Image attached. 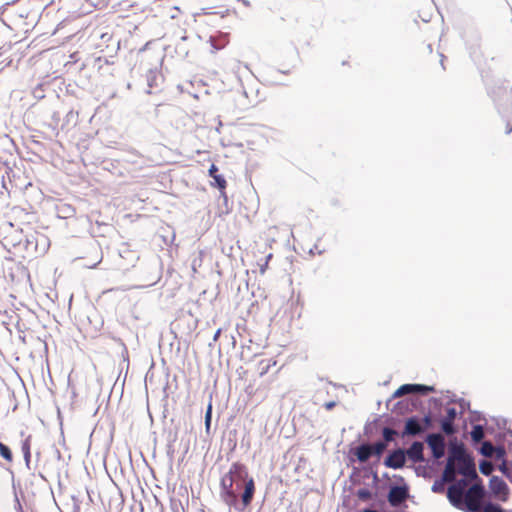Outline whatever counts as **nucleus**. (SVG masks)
I'll return each mask as SVG.
<instances>
[{
  "label": "nucleus",
  "mask_w": 512,
  "mask_h": 512,
  "mask_svg": "<svg viewBox=\"0 0 512 512\" xmlns=\"http://www.w3.org/2000/svg\"><path fill=\"white\" fill-rule=\"evenodd\" d=\"M370 448L373 455H381L383 451L386 449V444L384 442H376L370 445Z\"/></svg>",
  "instance_id": "21"
},
{
  "label": "nucleus",
  "mask_w": 512,
  "mask_h": 512,
  "mask_svg": "<svg viewBox=\"0 0 512 512\" xmlns=\"http://www.w3.org/2000/svg\"><path fill=\"white\" fill-rule=\"evenodd\" d=\"M484 497V488L481 484L472 485L464 496V509L468 512H481V501Z\"/></svg>",
  "instance_id": "4"
},
{
  "label": "nucleus",
  "mask_w": 512,
  "mask_h": 512,
  "mask_svg": "<svg viewBox=\"0 0 512 512\" xmlns=\"http://www.w3.org/2000/svg\"><path fill=\"white\" fill-rule=\"evenodd\" d=\"M451 460L457 466L458 472L469 479H476L477 473L473 458L470 457L462 445H455L450 449Z\"/></svg>",
  "instance_id": "3"
},
{
  "label": "nucleus",
  "mask_w": 512,
  "mask_h": 512,
  "mask_svg": "<svg viewBox=\"0 0 512 512\" xmlns=\"http://www.w3.org/2000/svg\"><path fill=\"white\" fill-rule=\"evenodd\" d=\"M217 172V166L215 164H212L209 168V176L213 178L214 183H212L211 185L217 187L220 190L222 196L226 197L225 189L227 187V182L225 178L222 175L217 174Z\"/></svg>",
  "instance_id": "13"
},
{
  "label": "nucleus",
  "mask_w": 512,
  "mask_h": 512,
  "mask_svg": "<svg viewBox=\"0 0 512 512\" xmlns=\"http://www.w3.org/2000/svg\"><path fill=\"white\" fill-rule=\"evenodd\" d=\"M494 452V446L486 441L482 444L481 453L486 457H491Z\"/></svg>",
  "instance_id": "22"
},
{
  "label": "nucleus",
  "mask_w": 512,
  "mask_h": 512,
  "mask_svg": "<svg viewBox=\"0 0 512 512\" xmlns=\"http://www.w3.org/2000/svg\"><path fill=\"white\" fill-rule=\"evenodd\" d=\"M395 435H397V432L395 430L388 427H385L383 429V437L386 442L392 441Z\"/></svg>",
  "instance_id": "23"
},
{
  "label": "nucleus",
  "mask_w": 512,
  "mask_h": 512,
  "mask_svg": "<svg viewBox=\"0 0 512 512\" xmlns=\"http://www.w3.org/2000/svg\"><path fill=\"white\" fill-rule=\"evenodd\" d=\"M480 472L486 476L490 475L494 469L493 464L490 461H482L479 465Z\"/></svg>",
  "instance_id": "20"
},
{
  "label": "nucleus",
  "mask_w": 512,
  "mask_h": 512,
  "mask_svg": "<svg viewBox=\"0 0 512 512\" xmlns=\"http://www.w3.org/2000/svg\"><path fill=\"white\" fill-rule=\"evenodd\" d=\"M429 392H434V387L421 384H404L394 392L393 397L398 398L410 393L427 394Z\"/></svg>",
  "instance_id": "6"
},
{
  "label": "nucleus",
  "mask_w": 512,
  "mask_h": 512,
  "mask_svg": "<svg viewBox=\"0 0 512 512\" xmlns=\"http://www.w3.org/2000/svg\"><path fill=\"white\" fill-rule=\"evenodd\" d=\"M424 430L425 428L422 427L419 420L415 417H411L406 420L405 428L402 432V437L415 436L422 433Z\"/></svg>",
  "instance_id": "12"
},
{
  "label": "nucleus",
  "mask_w": 512,
  "mask_h": 512,
  "mask_svg": "<svg viewBox=\"0 0 512 512\" xmlns=\"http://www.w3.org/2000/svg\"><path fill=\"white\" fill-rule=\"evenodd\" d=\"M484 430L483 427L480 425H476L473 427L471 431V437L473 441L480 442L484 438Z\"/></svg>",
  "instance_id": "18"
},
{
  "label": "nucleus",
  "mask_w": 512,
  "mask_h": 512,
  "mask_svg": "<svg viewBox=\"0 0 512 512\" xmlns=\"http://www.w3.org/2000/svg\"><path fill=\"white\" fill-rule=\"evenodd\" d=\"M467 485V480L461 479L448 488L447 497L450 503L457 509L464 510V491Z\"/></svg>",
  "instance_id": "5"
},
{
  "label": "nucleus",
  "mask_w": 512,
  "mask_h": 512,
  "mask_svg": "<svg viewBox=\"0 0 512 512\" xmlns=\"http://www.w3.org/2000/svg\"><path fill=\"white\" fill-rule=\"evenodd\" d=\"M405 461L406 457L404 450L397 449L388 455L384 464L389 468L400 469L405 465Z\"/></svg>",
  "instance_id": "10"
},
{
  "label": "nucleus",
  "mask_w": 512,
  "mask_h": 512,
  "mask_svg": "<svg viewBox=\"0 0 512 512\" xmlns=\"http://www.w3.org/2000/svg\"><path fill=\"white\" fill-rule=\"evenodd\" d=\"M220 332H221V330H220V329L216 332V334H215V336H214V340H217V338H218V337H219V335H220Z\"/></svg>",
  "instance_id": "32"
},
{
  "label": "nucleus",
  "mask_w": 512,
  "mask_h": 512,
  "mask_svg": "<svg viewBox=\"0 0 512 512\" xmlns=\"http://www.w3.org/2000/svg\"><path fill=\"white\" fill-rule=\"evenodd\" d=\"M432 491L435 493H442L444 491V481H435L432 485Z\"/></svg>",
  "instance_id": "26"
},
{
  "label": "nucleus",
  "mask_w": 512,
  "mask_h": 512,
  "mask_svg": "<svg viewBox=\"0 0 512 512\" xmlns=\"http://www.w3.org/2000/svg\"><path fill=\"white\" fill-rule=\"evenodd\" d=\"M512 132V124L508 121L506 124V134H510Z\"/></svg>",
  "instance_id": "30"
},
{
  "label": "nucleus",
  "mask_w": 512,
  "mask_h": 512,
  "mask_svg": "<svg viewBox=\"0 0 512 512\" xmlns=\"http://www.w3.org/2000/svg\"><path fill=\"white\" fill-rule=\"evenodd\" d=\"M13 221L0 228V241L8 249H23L29 254L42 253L46 250L48 239L35 230L30 221H19L22 216L30 218L22 209L12 210Z\"/></svg>",
  "instance_id": "1"
},
{
  "label": "nucleus",
  "mask_w": 512,
  "mask_h": 512,
  "mask_svg": "<svg viewBox=\"0 0 512 512\" xmlns=\"http://www.w3.org/2000/svg\"><path fill=\"white\" fill-rule=\"evenodd\" d=\"M242 480L245 482L244 492L241 495V501L244 507H248L255 494V482L252 477H249L247 467L240 462H234L229 468V471L221 478V499L229 507H236L238 496L233 489L234 482Z\"/></svg>",
  "instance_id": "2"
},
{
  "label": "nucleus",
  "mask_w": 512,
  "mask_h": 512,
  "mask_svg": "<svg viewBox=\"0 0 512 512\" xmlns=\"http://www.w3.org/2000/svg\"><path fill=\"white\" fill-rule=\"evenodd\" d=\"M357 458L361 462L367 461L372 455V451L369 444L360 445L355 452Z\"/></svg>",
  "instance_id": "16"
},
{
  "label": "nucleus",
  "mask_w": 512,
  "mask_h": 512,
  "mask_svg": "<svg viewBox=\"0 0 512 512\" xmlns=\"http://www.w3.org/2000/svg\"><path fill=\"white\" fill-rule=\"evenodd\" d=\"M358 497L361 499V500H368L370 497H371V493L369 490L367 489H360L358 491Z\"/></svg>",
  "instance_id": "28"
},
{
  "label": "nucleus",
  "mask_w": 512,
  "mask_h": 512,
  "mask_svg": "<svg viewBox=\"0 0 512 512\" xmlns=\"http://www.w3.org/2000/svg\"><path fill=\"white\" fill-rule=\"evenodd\" d=\"M0 456L7 462H13V454L10 448L4 443L0 442Z\"/></svg>",
  "instance_id": "17"
},
{
  "label": "nucleus",
  "mask_w": 512,
  "mask_h": 512,
  "mask_svg": "<svg viewBox=\"0 0 512 512\" xmlns=\"http://www.w3.org/2000/svg\"><path fill=\"white\" fill-rule=\"evenodd\" d=\"M212 419V404L210 403L207 407V411L205 413V427L209 430Z\"/></svg>",
  "instance_id": "25"
},
{
  "label": "nucleus",
  "mask_w": 512,
  "mask_h": 512,
  "mask_svg": "<svg viewBox=\"0 0 512 512\" xmlns=\"http://www.w3.org/2000/svg\"><path fill=\"white\" fill-rule=\"evenodd\" d=\"M22 452H23V455H24V458H25L26 462H29L30 461V457H31V440H30V437L26 438L22 442Z\"/></svg>",
  "instance_id": "19"
},
{
  "label": "nucleus",
  "mask_w": 512,
  "mask_h": 512,
  "mask_svg": "<svg viewBox=\"0 0 512 512\" xmlns=\"http://www.w3.org/2000/svg\"><path fill=\"white\" fill-rule=\"evenodd\" d=\"M455 474H456V466L449 456L448 460H447V464L443 471L442 479L444 482H453L455 480Z\"/></svg>",
  "instance_id": "15"
},
{
  "label": "nucleus",
  "mask_w": 512,
  "mask_h": 512,
  "mask_svg": "<svg viewBox=\"0 0 512 512\" xmlns=\"http://www.w3.org/2000/svg\"><path fill=\"white\" fill-rule=\"evenodd\" d=\"M408 497V491L406 487L394 486L388 493V502L392 507L399 506Z\"/></svg>",
  "instance_id": "8"
},
{
  "label": "nucleus",
  "mask_w": 512,
  "mask_h": 512,
  "mask_svg": "<svg viewBox=\"0 0 512 512\" xmlns=\"http://www.w3.org/2000/svg\"><path fill=\"white\" fill-rule=\"evenodd\" d=\"M272 258V254H269L267 257H266V260H265V263L263 265L260 266V273L261 274H264L267 267H268V263H269V260Z\"/></svg>",
  "instance_id": "29"
},
{
  "label": "nucleus",
  "mask_w": 512,
  "mask_h": 512,
  "mask_svg": "<svg viewBox=\"0 0 512 512\" xmlns=\"http://www.w3.org/2000/svg\"><path fill=\"white\" fill-rule=\"evenodd\" d=\"M489 487H490L491 492L495 496L505 500V498H506V496L508 494L509 489H508V486H507V484L505 483V481L503 479H501L498 476H492L490 481H489Z\"/></svg>",
  "instance_id": "9"
},
{
  "label": "nucleus",
  "mask_w": 512,
  "mask_h": 512,
  "mask_svg": "<svg viewBox=\"0 0 512 512\" xmlns=\"http://www.w3.org/2000/svg\"><path fill=\"white\" fill-rule=\"evenodd\" d=\"M481 512H504V511L499 505H496L493 503H488L483 507Z\"/></svg>",
  "instance_id": "24"
},
{
  "label": "nucleus",
  "mask_w": 512,
  "mask_h": 512,
  "mask_svg": "<svg viewBox=\"0 0 512 512\" xmlns=\"http://www.w3.org/2000/svg\"><path fill=\"white\" fill-rule=\"evenodd\" d=\"M427 443L432 450L433 456L439 459L445 453V439L441 434H430L427 437Z\"/></svg>",
  "instance_id": "7"
},
{
  "label": "nucleus",
  "mask_w": 512,
  "mask_h": 512,
  "mask_svg": "<svg viewBox=\"0 0 512 512\" xmlns=\"http://www.w3.org/2000/svg\"><path fill=\"white\" fill-rule=\"evenodd\" d=\"M360 512H377L376 510H373V509H364Z\"/></svg>",
  "instance_id": "33"
},
{
  "label": "nucleus",
  "mask_w": 512,
  "mask_h": 512,
  "mask_svg": "<svg viewBox=\"0 0 512 512\" xmlns=\"http://www.w3.org/2000/svg\"><path fill=\"white\" fill-rule=\"evenodd\" d=\"M500 469L503 471V472H506V467L505 465L501 466Z\"/></svg>",
  "instance_id": "34"
},
{
  "label": "nucleus",
  "mask_w": 512,
  "mask_h": 512,
  "mask_svg": "<svg viewBox=\"0 0 512 512\" xmlns=\"http://www.w3.org/2000/svg\"><path fill=\"white\" fill-rule=\"evenodd\" d=\"M423 448V444L416 441L409 447V449L406 451V454L413 462H421L424 459Z\"/></svg>",
  "instance_id": "14"
},
{
  "label": "nucleus",
  "mask_w": 512,
  "mask_h": 512,
  "mask_svg": "<svg viewBox=\"0 0 512 512\" xmlns=\"http://www.w3.org/2000/svg\"><path fill=\"white\" fill-rule=\"evenodd\" d=\"M456 415L457 411L454 407L446 409V416L441 421V429L446 435H452L455 433L454 420Z\"/></svg>",
  "instance_id": "11"
},
{
  "label": "nucleus",
  "mask_w": 512,
  "mask_h": 512,
  "mask_svg": "<svg viewBox=\"0 0 512 512\" xmlns=\"http://www.w3.org/2000/svg\"><path fill=\"white\" fill-rule=\"evenodd\" d=\"M275 364H276L275 361L273 363H270V361H267V362L261 361L260 365L262 366V368H261L260 375L263 376L264 374H266L268 372V370L270 369V367Z\"/></svg>",
  "instance_id": "27"
},
{
  "label": "nucleus",
  "mask_w": 512,
  "mask_h": 512,
  "mask_svg": "<svg viewBox=\"0 0 512 512\" xmlns=\"http://www.w3.org/2000/svg\"><path fill=\"white\" fill-rule=\"evenodd\" d=\"M423 421L425 422L426 426H429L430 423H431V418L430 416H425Z\"/></svg>",
  "instance_id": "31"
}]
</instances>
